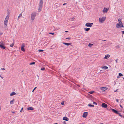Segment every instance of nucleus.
<instances>
[{"mask_svg": "<svg viewBox=\"0 0 124 124\" xmlns=\"http://www.w3.org/2000/svg\"><path fill=\"white\" fill-rule=\"evenodd\" d=\"M43 0H40L39 6V9L38 12H39L41 10L42 8L43 5Z\"/></svg>", "mask_w": 124, "mask_h": 124, "instance_id": "nucleus-1", "label": "nucleus"}, {"mask_svg": "<svg viewBox=\"0 0 124 124\" xmlns=\"http://www.w3.org/2000/svg\"><path fill=\"white\" fill-rule=\"evenodd\" d=\"M9 16L8 15L6 17L4 22V24L5 26H7V25L8 21V20Z\"/></svg>", "mask_w": 124, "mask_h": 124, "instance_id": "nucleus-2", "label": "nucleus"}, {"mask_svg": "<svg viewBox=\"0 0 124 124\" xmlns=\"http://www.w3.org/2000/svg\"><path fill=\"white\" fill-rule=\"evenodd\" d=\"M36 15V12L32 13L31 14V20L33 21L35 18Z\"/></svg>", "mask_w": 124, "mask_h": 124, "instance_id": "nucleus-3", "label": "nucleus"}, {"mask_svg": "<svg viewBox=\"0 0 124 124\" xmlns=\"http://www.w3.org/2000/svg\"><path fill=\"white\" fill-rule=\"evenodd\" d=\"M106 18V17H100L99 19V22L101 23H103L105 20Z\"/></svg>", "mask_w": 124, "mask_h": 124, "instance_id": "nucleus-4", "label": "nucleus"}, {"mask_svg": "<svg viewBox=\"0 0 124 124\" xmlns=\"http://www.w3.org/2000/svg\"><path fill=\"white\" fill-rule=\"evenodd\" d=\"M93 23H87L85 24V26L87 27H91L93 25Z\"/></svg>", "mask_w": 124, "mask_h": 124, "instance_id": "nucleus-5", "label": "nucleus"}, {"mask_svg": "<svg viewBox=\"0 0 124 124\" xmlns=\"http://www.w3.org/2000/svg\"><path fill=\"white\" fill-rule=\"evenodd\" d=\"M116 27L117 28H119L123 27L124 26L123 24H122V25H121V24H120L117 23L116 24Z\"/></svg>", "mask_w": 124, "mask_h": 124, "instance_id": "nucleus-6", "label": "nucleus"}, {"mask_svg": "<svg viewBox=\"0 0 124 124\" xmlns=\"http://www.w3.org/2000/svg\"><path fill=\"white\" fill-rule=\"evenodd\" d=\"M109 9L108 8H104L102 10V12L104 13H107Z\"/></svg>", "mask_w": 124, "mask_h": 124, "instance_id": "nucleus-7", "label": "nucleus"}, {"mask_svg": "<svg viewBox=\"0 0 124 124\" xmlns=\"http://www.w3.org/2000/svg\"><path fill=\"white\" fill-rule=\"evenodd\" d=\"M101 106L102 107L105 108H106L107 107V104L104 103H103L102 104Z\"/></svg>", "mask_w": 124, "mask_h": 124, "instance_id": "nucleus-8", "label": "nucleus"}, {"mask_svg": "<svg viewBox=\"0 0 124 124\" xmlns=\"http://www.w3.org/2000/svg\"><path fill=\"white\" fill-rule=\"evenodd\" d=\"M88 113L87 112H84L82 116L83 117H86L87 116Z\"/></svg>", "mask_w": 124, "mask_h": 124, "instance_id": "nucleus-9", "label": "nucleus"}, {"mask_svg": "<svg viewBox=\"0 0 124 124\" xmlns=\"http://www.w3.org/2000/svg\"><path fill=\"white\" fill-rule=\"evenodd\" d=\"M107 88L105 87H102L101 88V89L102 90V91H104L106 90Z\"/></svg>", "mask_w": 124, "mask_h": 124, "instance_id": "nucleus-10", "label": "nucleus"}, {"mask_svg": "<svg viewBox=\"0 0 124 124\" xmlns=\"http://www.w3.org/2000/svg\"><path fill=\"white\" fill-rule=\"evenodd\" d=\"M110 57V55L109 54H106L104 58V59H107L109 58Z\"/></svg>", "mask_w": 124, "mask_h": 124, "instance_id": "nucleus-11", "label": "nucleus"}, {"mask_svg": "<svg viewBox=\"0 0 124 124\" xmlns=\"http://www.w3.org/2000/svg\"><path fill=\"white\" fill-rule=\"evenodd\" d=\"M63 120H65L67 121H68L69 120V118L67 117H63Z\"/></svg>", "mask_w": 124, "mask_h": 124, "instance_id": "nucleus-12", "label": "nucleus"}, {"mask_svg": "<svg viewBox=\"0 0 124 124\" xmlns=\"http://www.w3.org/2000/svg\"><path fill=\"white\" fill-rule=\"evenodd\" d=\"M63 44L66 46L71 45L72 44L71 43H63Z\"/></svg>", "mask_w": 124, "mask_h": 124, "instance_id": "nucleus-13", "label": "nucleus"}, {"mask_svg": "<svg viewBox=\"0 0 124 124\" xmlns=\"http://www.w3.org/2000/svg\"><path fill=\"white\" fill-rule=\"evenodd\" d=\"M16 93L15 92H13L10 94V96H12L16 95Z\"/></svg>", "mask_w": 124, "mask_h": 124, "instance_id": "nucleus-14", "label": "nucleus"}, {"mask_svg": "<svg viewBox=\"0 0 124 124\" xmlns=\"http://www.w3.org/2000/svg\"><path fill=\"white\" fill-rule=\"evenodd\" d=\"M0 47L2 49H5L6 47H5L4 45H0Z\"/></svg>", "mask_w": 124, "mask_h": 124, "instance_id": "nucleus-15", "label": "nucleus"}, {"mask_svg": "<svg viewBox=\"0 0 124 124\" xmlns=\"http://www.w3.org/2000/svg\"><path fill=\"white\" fill-rule=\"evenodd\" d=\"M112 112H114L115 113H116L117 114V113H118V111L117 110H116L113 109H112Z\"/></svg>", "mask_w": 124, "mask_h": 124, "instance_id": "nucleus-16", "label": "nucleus"}, {"mask_svg": "<svg viewBox=\"0 0 124 124\" xmlns=\"http://www.w3.org/2000/svg\"><path fill=\"white\" fill-rule=\"evenodd\" d=\"M118 21L119 23H118V24H121V25H122V24L121 25V24H123V23H122V22L121 21V19H119L118 20Z\"/></svg>", "mask_w": 124, "mask_h": 124, "instance_id": "nucleus-17", "label": "nucleus"}, {"mask_svg": "<svg viewBox=\"0 0 124 124\" xmlns=\"http://www.w3.org/2000/svg\"><path fill=\"white\" fill-rule=\"evenodd\" d=\"M29 110H32L34 109V108L32 107H29L27 108Z\"/></svg>", "mask_w": 124, "mask_h": 124, "instance_id": "nucleus-18", "label": "nucleus"}, {"mask_svg": "<svg viewBox=\"0 0 124 124\" xmlns=\"http://www.w3.org/2000/svg\"><path fill=\"white\" fill-rule=\"evenodd\" d=\"M5 42L3 41H1L0 42V45H4Z\"/></svg>", "mask_w": 124, "mask_h": 124, "instance_id": "nucleus-19", "label": "nucleus"}, {"mask_svg": "<svg viewBox=\"0 0 124 124\" xmlns=\"http://www.w3.org/2000/svg\"><path fill=\"white\" fill-rule=\"evenodd\" d=\"M22 13H21V14H20L19 15L18 18V20H19V19H20V18H21L22 17Z\"/></svg>", "mask_w": 124, "mask_h": 124, "instance_id": "nucleus-20", "label": "nucleus"}, {"mask_svg": "<svg viewBox=\"0 0 124 124\" xmlns=\"http://www.w3.org/2000/svg\"><path fill=\"white\" fill-rule=\"evenodd\" d=\"M15 100L13 99L10 102V103L11 104H12L14 103Z\"/></svg>", "mask_w": 124, "mask_h": 124, "instance_id": "nucleus-21", "label": "nucleus"}, {"mask_svg": "<svg viewBox=\"0 0 124 124\" xmlns=\"http://www.w3.org/2000/svg\"><path fill=\"white\" fill-rule=\"evenodd\" d=\"M90 29L89 28H84V30H85L86 31H88Z\"/></svg>", "mask_w": 124, "mask_h": 124, "instance_id": "nucleus-22", "label": "nucleus"}, {"mask_svg": "<svg viewBox=\"0 0 124 124\" xmlns=\"http://www.w3.org/2000/svg\"><path fill=\"white\" fill-rule=\"evenodd\" d=\"M101 68L102 69H103L106 70L108 69V68L107 66H105L103 67H102Z\"/></svg>", "mask_w": 124, "mask_h": 124, "instance_id": "nucleus-23", "label": "nucleus"}, {"mask_svg": "<svg viewBox=\"0 0 124 124\" xmlns=\"http://www.w3.org/2000/svg\"><path fill=\"white\" fill-rule=\"evenodd\" d=\"M75 19V18H74V17H72V18H70L69 19V20L70 21H72L73 20H74Z\"/></svg>", "mask_w": 124, "mask_h": 124, "instance_id": "nucleus-24", "label": "nucleus"}, {"mask_svg": "<svg viewBox=\"0 0 124 124\" xmlns=\"http://www.w3.org/2000/svg\"><path fill=\"white\" fill-rule=\"evenodd\" d=\"M88 106L90 107H94V105H91L90 104H89L88 105Z\"/></svg>", "mask_w": 124, "mask_h": 124, "instance_id": "nucleus-25", "label": "nucleus"}, {"mask_svg": "<svg viewBox=\"0 0 124 124\" xmlns=\"http://www.w3.org/2000/svg\"><path fill=\"white\" fill-rule=\"evenodd\" d=\"M93 45L91 43H89L88 45V46L89 47H91Z\"/></svg>", "mask_w": 124, "mask_h": 124, "instance_id": "nucleus-26", "label": "nucleus"}, {"mask_svg": "<svg viewBox=\"0 0 124 124\" xmlns=\"http://www.w3.org/2000/svg\"><path fill=\"white\" fill-rule=\"evenodd\" d=\"M14 45V43H12L10 46V47H12Z\"/></svg>", "mask_w": 124, "mask_h": 124, "instance_id": "nucleus-27", "label": "nucleus"}, {"mask_svg": "<svg viewBox=\"0 0 124 124\" xmlns=\"http://www.w3.org/2000/svg\"><path fill=\"white\" fill-rule=\"evenodd\" d=\"M35 64V62H33L31 63H30V65H32V64Z\"/></svg>", "mask_w": 124, "mask_h": 124, "instance_id": "nucleus-28", "label": "nucleus"}, {"mask_svg": "<svg viewBox=\"0 0 124 124\" xmlns=\"http://www.w3.org/2000/svg\"><path fill=\"white\" fill-rule=\"evenodd\" d=\"M45 69V68L44 67H42L41 69V70H44Z\"/></svg>", "mask_w": 124, "mask_h": 124, "instance_id": "nucleus-29", "label": "nucleus"}, {"mask_svg": "<svg viewBox=\"0 0 124 124\" xmlns=\"http://www.w3.org/2000/svg\"><path fill=\"white\" fill-rule=\"evenodd\" d=\"M119 76H120V77H121V76H123V74H122L121 73H119Z\"/></svg>", "mask_w": 124, "mask_h": 124, "instance_id": "nucleus-30", "label": "nucleus"}, {"mask_svg": "<svg viewBox=\"0 0 124 124\" xmlns=\"http://www.w3.org/2000/svg\"><path fill=\"white\" fill-rule=\"evenodd\" d=\"M94 92L93 91H90L89 92V93L91 94H92Z\"/></svg>", "mask_w": 124, "mask_h": 124, "instance_id": "nucleus-31", "label": "nucleus"}, {"mask_svg": "<svg viewBox=\"0 0 124 124\" xmlns=\"http://www.w3.org/2000/svg\"><path fill=\"white\" fill-rule=\"evenodd\" d=\"M21 50L22 51H23V45H22V46Z\"/></svg>", "mask_w": 124, "mask_h": 124, "instance_id": "nucleus-32", "label": "nucleus"}, {"mask_svg": "<svg viewBox=\"0 0 124 124\" xmlns=\"http://www.w3.org/2000/svg\"><path fill=\"white\" fill-rule=\"evenodd\" d=\"M38 51L39 52H43L44 51V50H38Z\"/></svg>", "mask_w": 124, "mask_h": 124, "instance_id": "nucleus-33", "label": "nucleus"}, {"mask_svg": "<svg viewBox=\"0 0 124 124\" xmlns=\"http://www.w3.org/2000/svg\"><path fill=\"white\" fill-rule=\"evenodd\" d=\"M62 105H63L64 104V101H62L61 103Z\"/></svg>", "mask_w": 124, "mask_h": 124, "instance_id": "nucleus-34", "label": "nucleus"}, {"mask_svg": "<svg viewBox=\"0 0 124 124\" xmlns=\"http://www.w3.org/2000/svg\"><path fill=\"white\" fill-rule=\"evenodd\" d=\"M1 70H5V69L4 68H1Z\"/></svg>", "mask_w": 124, "mask_h": 124, "instance_id": "nucleus-35", "label": "nucleus"}, {"mask_svg": "<svg viewBox=\"0 0 124 124\" xmlns=\"http://www.w3.org/2000/svg\"><path fill=\"white\" fill-rule=\"evenodd\" d=\"M93 104H94L96 105H97V103L96 102H93Z\"/></svg>", "mask_w": 124, "mask_h": 124, "instance_id": "nucleus-36", "label": "nucleus"}, {"mask_svg": "<svg viewBox=\"0 0 124 124\" xmlns=\"http://www.w3.org/2000/svg\"><path fill=\"white\" fill-rule=\"evenodd\" d=\"M49 34L54 35V34L53 33H49Z\"/></svg>", "mask_w": 124, "mask_h": 124, "instance_id": "nucleus-37", "label": "nucleus"}, {"mask_svg": "<svg viewBox=\"0 0 124 124\" xmlns=\"http://www.w3.org/2000/svg\"><path fill=\"white\" fill-rule=\"evenodd\" d=\"M37 87H35L34 88V89L32 91V92H33V91H34V90L35 89V88H36Z\"/></svg>", "mask_w": 124, "mask_h": 124, "instance_id": "nucleus-38", "label": "nucleus"}, {"mask_svg": "<svg viewBox=\"0 0 124 124\" xmlns=\"http://www.w3.org/2000/svg\"><path fill=\"white\" fill-rule=\"evenodd\" d=\"M118 60V59H117L116 60V63H117V60Z\"/></svg>", "mask_w": 124, "mask_h": 124, "instance_id": "nucleus-39", "label": "nucleus"}, {"mask_svg": "<svg viewBox=\"0 0 124 124\" xmlns=\"http://www.w3.org/2000/svg\"><path fill=\"white\" fill-rule=\"evenodd\" d=\"M121 32H122L123 35L124 33V31H122Z\"/></svg>", "mask_w": 124, "mask_h": 124, "instance_id": "nucleus-40", "label": "nucleus"}, {"mask_svg": "<svg viewBox=\"0 0 124 124\" xmlns=\"http://www.w3.org/2000/svg\"><path fill=\"white\" fill-rule=\"evenodd\" d=\"M116 48H119L120 47V46H116Z\"/></svg>", "mask_w": 124, "mask_h": 124, "instance_id": "nucleus-41", "label": "nucleus"}, {"mask_svg": "<svg viewBox=\"0 0 124 124\" xmlns=\"http://www.w3.org/2000/svg\"><path fill=\"white\" fill-rule=\"evenodd\" d=\"M63 124H66V123L65 121H64L63 122Z\"/></svg>", "mask_w": 124, "mask_h": 124, "instance_id": "nucleus-42", "label": "nucleus"}, {"mask_svg": "<svg viewBox=\"0 0 124 124\" xmlns=\"http://www.w3.org/2000/svg\"><path fill=\"white\" fill-rule=\"evenodd\" d=\"M23 108H22L21 110V111H20V112H22V110H23Z\"/></svg>", "mask_w": 124, "mask_h": 124, "instance_id": "nucleus-43", "label": "nucleus"}, {"mask_svg": "<svg viewBox=\"0 0 124 124\" xmlns=\"http://www.w3.org/2000/svg\"><path fill=\"white\" fill-rule=\"evenodd\" d=\"M116 101L117 102H118V99H116Z\"/></svg>", "mask_w": 124, "mask_h": 124, "instance_id": "nucleus-44", "label": "nucleus"}, {"mask_svg": "<svg viewBox=\"0 0 124 124\" xmlns=\"http://www.w3.org/2000/svg\"><path fill=\"white\" fill-rule=\"evenodd\" d=\"M66 39H70V38H66Z\"/></svg>", "mask_w": 124, "mask_h": 124, "instance_id": "nucleus-45", "label": "nucleus"}, {"mask_svg": "<svg viewBox=\"0 0 124 124\" xmlns=\"http://www.w3.org/2000/svg\"><path fill=\"white\" fill-rule=\"evenodd\" d=\"M119 116H120L121 117H122V116L121 115V114Z\"/></svg>", "mask_w": 124, "mask_h": 124, "instance_id": "nucleus-46", "label": "nucleus"}, {"mask_svg": "<svg viewBox=\"0 0 124 124\" xmlns=\"http://www.w3.org/2000/svg\"><path fill=\"white\" fill-rule=\"evenodd\" d=\"M117 114L119 115H119H120V114L119 113H118H118H117Z\"/></svg>", "mask_w": 124, "mask_h": 124, "instance_id": "nucleus-47", "label": "nucleus"}, {"mask_svg": "<svg viewBox=\"0 0 124 124\" xmlns=\"http://www.w3.org/2000/svg\"><path fill=\"white\" fill-rule=\"evenodd\" d=\"M117 114L119 115H119H120V114L119 113H118H118H117Z\"/></svg>", "mask_w": 124, "mask_h": 124, "instance_id": "nucleus-48", "label": "nucleus"}, {"mask_svg": "<svg viewBox=\"0 0 124 124\" xmlns=\"http://www.w3.org/2000/svg\"><path fill=\"white\" fill-rule=\"evenodd\" d=\"M67 3H64L63 5H66V4Z\"/></svg>", "mask_w": 124, "mask_h": 124, "instance_id": "nucleus-49", "label": "nucleus"}, {"mask_svg": "<svg viewBox=\"0 0 124 124\" xmlns=\"http://www.w3.org/2000/svg\"><path fill=\"white\" fill-rule=\"evenodd\" d=\"M11 112L13 113H15V112H13V111H12Z\"/></svg>", "mask_w": 124, "mask_h": 124, "instance_id": "nucleus-50", "label": "nucleus"}, {"mask_svg": "<svg viewBox=\"0 0 124 124\" xmlns=\"http://www.w3.org/2000/svg\"><path fill=\"white\" fill-rule=\"evenodd\" d=\"M120 107H121L122 108H123V107H122V106H121V105H120Z\"/></svg>", "mask_w": 124, "mask_h": 124, "instance_id": "nucleus-51", "label": "nucleus"}, {"mask_svg": "<svg viewBox=\"0 0 124 124\" xmlns=\"http://www.w3.org/2000/svg\"><path fill=\"white\" fill-rule=\"evenodd\" d=\"M1 107L0 106V111L1 110Z\"/></svg>", "mask_w": 124, "mask_h": 124, "instance_id": "nucleus-52", "label": "nucleus"}, {"mask_svg": "<svg viewBox=\"0 0 124 124\" xmlns=\"http://www.w3.org/2000/svg\"><path fill=\"white\" fill-rule=\"evenodd\" d=\"M0 77H1V78H2V79H3V78L1 76H0Z\"/></svg>", "mask_w": 124, "mask_h": 124, "instance_id": "nucleus-53", "label": "nucleus"}, {"mask_svg": "<svg viewBox=\"0 0 124 124\" xmlns=\"http://www.w3.org/2000/svg\"><path fill=\"white\" fill-rule=\"evenodd\" d=\"M117 90H118V89H117L116 90V91H114L115 92H116L117 91Z\"/></svg>", "mask_w": 124, "mask_h": 124, "instance_id": "nucleus-54", "label": "nucleus"}, {"mask_svg": "<svg viewBox=\"0 0 124 124\" xmlns=\"http://www.w3.org/2000/svg\"><path fill=\"white\" fill-rule=\"evenodd\" d=\"M117 78H119L120 77H119V76H117Z\"/></svg>", "mask_w": 124, "mask_h": 124, "instance_id": "nucleus-55", "label": "nucleus"}, {"mask_svg": "<svg viewBox=\"0 0 124 124\" xmlns=\"http://www.w3.org/2000/svg\"><path fill=\"white\" fill-rule=\"evenodd\" d=\"M79 87L80 86L79 85H77Z\"/></svg>", "mask_w": 124, "mask_h": 124, "instance_id": "nucleus-56", "label": "nucleus"}, {"mask_svg": "<svg viewBox=\"0 0 124 124\" xmlns=\"http://www.w3.org/2000/svg\"><path fill=\"white\" fill-rule=\"evenodd\" d=\"M68 32V31H65V32Z\"/></svg>", "mask_w": 124, "mask_h": 124, "instance_id": "nucleus-57", "label": "nucleus"}, {"mask_svg": "<svg viewBox=\"0 0 124 124\" xmlns=\"http://www.w3.org/2000/svg\"><path fill=\"white\" fill-rule=\"evenodd\" d=\"M54 124H58L57 123H56Z\"/></svg>", "mask_w": 124, "mask_h": 124, "instance_id": "nucleus-58", "label": "nucleus"}, {"mask_svg": "<svg viewBox=\"0 0 124 124\" xmlns=\"http://www.w3.org/2000/svg\"><path fill=\"white\" fill-rule=\"evenodd\" d=\"M23 50H24V52L25 51V50L24 48Z\"/></svg>", "mask_w": 124, "mask_h": 124, "instance_id": "nucleus-59", "label": "nucleus"}, {"mask_svg": "<svg viewBox=\"0 0 124 124\" xmlns=\"http://www.w3.org/2000/svg\"><path fill=\"white\" fill-rule=\"evenodd\" d=\"M106 40H104V41H106Z\"/></svg>", "mask_w": 124, "mask_h": 124, "instance_id": "nucleus-60", "label": "nucleus"}, {"mask_svg": "<svg viewBox=\"0 0 124 124\" xmlns=\"http://www.w3.org/2000/svg\"><path fill=\"white\" fill-rule=\"evenodd\" d=\"M123 79H124V77L123 78Z\"/></svg>", "mask_w": 124, "mask_h": 124, "instance_id": "nucleus-61", "label": "nucleus"}, {"mask_svg": "<svg viewBox=\"0 0 124 124\" xmlns=\"http://www.w3.org/2000/svg\"><path fill=\"white\" fill-rule=\"evenodd\" d=\"M124 113V111L123 112Z\"/></svg>", "mask_w": 124, "mask_h": 124, "instance_id": "nucleus-62", "label": "nucleus"}]
</instances>
